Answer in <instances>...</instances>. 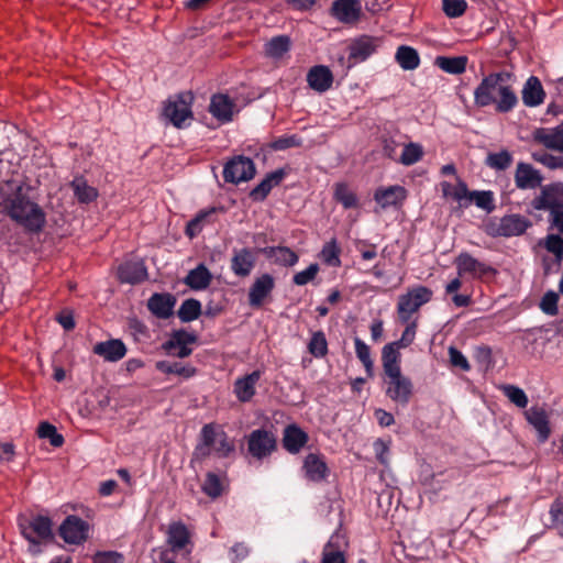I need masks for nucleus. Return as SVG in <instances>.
I'll list each match as a JSON object with an SVG mask.
<instances>
[{"instance_id":"1","label":"nucleus","mask_w":563,"mask_h":563,"mask_svg":"<svg viewBox=\"0 0 563 563\" xmlns=\"http://www.w3.org/2000/svg\"><path fill=\"white\" fill-rule=\"evenodd\" d=\"M510 81L511 74L508 71L492 73L484 77L474 90L475 104L478 107L495 106L498 112H509L518 103Z\"/></svg>"},{"instance_id":"2","label":"nucleus","mask_w":563,"mask_h":563,"mask_svg":"<svg viewBox=\"0 0 563 563\" xmlns=\"http://www.w3.org/2000/svg\"><path fill=\"white\" fill-rule=\"evenodd\" d=\"M4 209L12 220L31 232L43 229L46 218L42 208L32 201L22 184L15 186L14 191L3 199Z\"/></svg>"},{"instance_id":"3","label":"nucleus","mask_w":563,"mask_h":563,"mask_svg":"<svg viewBox=\"0 0 563 563\" xmlns=\"http://www.w3.org/2000/svg\"><path fill=\"white\" fill-rule=\"evenodd\" d=\"M234 451V444L222 430H217L212 424H206L201 429V443L196 448L197 457H206L214 452L220 457L228 456Z\"/></svg>"},{"instance_id":"4","label":"nucleus","mask_w":563,"mask_h":563,"mask_svg":"<svg viewBox=\"0 0 563 563\" xmlns=\"http://www.w3.org/2000/svg\"><path fill=\"white\" fill-rule=\"evenodd\" d=\"M531 206L538 211H549V219L563 210V183H553L541 188Z\"/></svg>"},{"instance_id":"5","label":"nucleus","mask_w":563,"mask_h":563,"mask_svg":"<svg viewBox=\"0 0 563 563\" xmlns=\"http://www.w3.org/2000/svg\"><path fill=\"white\" fill-rule=\"evenodd\" d=\"M432 298V290L424 286H418L409 289L398 299L397 311L402 322H408L411 316L419 310L421 306L429 302Z\"/></svg>"},{"instance_id":"6","label":"nucleus","mask_w":563,"mask_h":563,"mask_svg":"<svg viewBox=\"0 0 563 563\" xmlns=\"http://www.w3.org/2000/svg\"><path fill=\"white\" fill-rule=\"evenodd\" d=\"M191 92H181L173 98H169L164 107V117L170 121V123L181 129L185 126V121L191 119Z\"/></svg>"},{"instance_id":"7","label":"nucleus","mask_w":563,"mask_h":563,"mask_svg":"<svg viewBox=\"0 0 563 563\" xmlns=\"http://www.w3.org/2000/svg\"><path fill=\"white\" fill-rule=\"evenodd\" d=\"M385 393L393 401L402 406L407 405L412 396L413 385L409 377L401 371L385 375Z\"/></svg>"},{"instance_id":"8","label":"nucleus","mask_w":563,"mask_h":563,"mask_svg":"<svg viewBox=\"0 0 563 563\" xmlns=\"http://www.w3.org/2000/svg\"><path fill=\"white\" fill-rule=\"evenodd\" d=\"M23 537L33 545H38L53 538L52 521L47 517L37 516L20 523Z\"/></svg>"},{"instance_id":"9","label":"nucleus","mask_w":563,"mask_h":563,"mask_svg":"<svg viewBox=\"0 0 563 563\" xmlns=\"http://www.w3.org/2000/svg\"><path fill=\"white\" fill-rule=\"evenodd\" d=\"M253 161L245 156H235L230 159L223 168V178L227 183L240 184L249 181L255 175Z\"/></svg>"},{"instance_id":"10","label":"nucleus","mask_w":563,"mask_h":563,"mask_svg":"<svg viewBox=\"0 0 563 563\" xmlns=\"http://www.w3.org/2000/svg\"><path fill=\"white\" fill-rule=\"evenodd\" d=\"M530 225L531 222L525 216L507 214L493 224L492 231L488 233L493 236H517L525 233Z\"/></svg>"},{"instance_id":"11","label":"nucleus","mask_w":563,"mask_h":563,"mask_svg":"<svg viewBox=\"0 0 563 563\" xmlns=\"http://www.w3.org/2000/svg\"><path fill=\"white\" fill-rule=\"evenodd\" d=\"M88 523L77 516H68L59 527V534L66 543L80 544L88 537Z\"/></svg>"},{"instance_id":"12","label":"nucleus","mask_w":563,"mask_h":563,"mask_svg":"<svg viewBox=\"0 0 563 563\" xmlns=\"http://www.w3.org/2000/svg\"><path fill=\"white\" fill-rule=\"evenodd\" d=\"M380 45V38L367 35L355 38L349 45V59L352 64L366 60L372 56Z\"/></svg>"},{"instance_id":"13","label":"nucleus","mask_w":563,"mask_h":563,"mask_svg":"<svg viewBox=\"0 0 563 563\" xmlns=\"http://www.w3.org/2000/svg\"><path fill=\"white\" fill-rule=\"evenodd\" d=\"M256 264V255L249 247L234 249L231 257L230 268L232 273L241 278L251 275Z\"/></svg>"},{"instance_id":"14","label":"nucleus","mask_w":563,"mask_h":563,"mask_svg":"<svg viewBox=\"0 0 563 563\" xmlns=\"http://www.w3.org/2000/svg\"><path fill=\"white\" fill-rule=\"evenodd\" d=\"M276 445L274 435L266 430H254L249 437V451L257 459L271 454Z\"/></svg>"},{"instance_id":"15","label":"nucleus","mask_w":563,"mask_h":563,"mask_svg":"<svg viewBox=\"0 0 563 563\" xmlns=\"http://www.w3.org/2000/svg\"><path fill=\"white\" fill-rule=\"evenodd\" d=\"M275 287V279L271 274H262L256 277L249 290V303L251 307H261Z\"/></svg>"},{"instance_id":"16","label":"nucleus","mask_w":563,"mask_h":563,"mask_svg":"<svg viewBox=\"0 0 563 563\" xmlns=\"http://www.w3.org/2000/svg\"><path fill=\"white\" fill-rule=\"evenodd\" d=\"M533 139L545 148L563 154V122L556 126L537 129Z\"/></svg>"},{"instance_id":"17","label":"nucleus","mask_w":563,"mask_h":563,"mask_svg":"<svg viewBox=\"0 0 563 563\" xmlns=\"http://www.w3.org/2000/svg\"><path fill=\"white\" fill-rule=\"evenodd\" d=\"M543 177L531 164L520 162L515 172V184L521 190L536 189L541 186Z\"/></svg>"},{"instance_id":"18","label":"nucleus","mask_w":563,"mask_h":563,"mask_svg":"<svg viewBox=\"0 0 563 563\" xmlns=\"http://www.w3.org/2000/svg\"><path fill=\"white\" fill-rule=\"evenodd\" d=\"M407 190L399 185L380 187L376 189L374 199L382 209L400 207L407 198Z\"/></svg>"},{"instance_id":"19","label":"nucleus","mask_w":563,"mask_h":563,"mask_svg":"<svg viewBox=\"0 0 563 563\" xmlns=\"http://www.w3.org/2000/svg\"><path fill=\"white\" fill-rule=\"evenodd\" d=\"M261 377L262 372L257 369L235 379L233 393L239 401L247 402L254 397Z\"/></svg>"},{"instance_id":"20","label":"nucleus","mask_w":563,"mask_h":563,"mask_svg":"<svg viewBox=\"0 0 563 563\" xmlns=\"http://www.w3.org/2000/svg\"><path fill=\"white\" fill-rule=\"evenodd\" d=\"M455 265L459 276L468 274L472 277H481L493 271L492 267L479 262L466 252L461 253L455 258Z\"/></svg>"},{"instance_id":"21","label":"nucleus","mask_w":563,"mask_h":563,"mask_svg":"<svg viewBox=\"0 0 563 563\" xmlns=\"http://www.w3.org/2000/svg\"><path fill=\"white\" fill-rule=\"evenodd\" d=\"M307 81L314 91L325 92L332 87L333 75L327 66L318 65L308 71Z\"/></svg>"},{"instance_id":"22","label":"nucleus","mask_w":563,"mask_h":563,"mask_svg":"<svg viewBox=\"0 0 563 563\" xmlns=\"http://www.w3.org/2000/svg\"><path fill=\"white\" fill-rule=\"evenodd\" d=\"M526 419L528 422L536 429L538 432V438L540 442H545L550 434L551 429L549 426V418L544 409L540 407H531L525 412Z\"/></svg>"},{"instance_id":"23","label":"nucleus","mask_w":563,"mask_h":563,"mask_svg":"<svg viewBox=\"0 0 563 563\" xmlns=\"http://www.w3.org/2000/svg\"><path fill=\"white\" fill-rule=\"evenodd\" d=\"M93 353L108 362H118L126 354V347L121 340L112 339L99 342L93 346Z\"/></svg>"},{"instance_id":"24","label":"nucleus","mask_w":563,"mask_h":563,"mask_svg":"<svg viewBox=\"0 0 563 563\" xmlns=\"http://www.w3.org/2000/svg\"><path fill=\"white\" fill-rule=\"evenodd\" d=\"M345 545V537L340 532L333 533L323 549L321 563H345L343 554Z\"/></svg>"},{"instance_id":"25","label":"nucleus","mask_w":563,"mask_h":563,"mask_svg":"<svg viewBox=\"0 0 563 563\" xmlns=\"http://www.w3.org/2000/svg\"><path fill=\"white\" fill-rule=\"evenodd\" d=\"M332 13L341 22L353 23L360 18L361 4L357 0H335Z\"/></svg>"},{"instance_id":"26","label":"nucleus","mask_w":563,"mask_h":563,"mask_svg":"<svg viewBox=\"0 0 563 563\" xmlns=\"http://www.w3.org/2000/svg\"><path fill=\"white\" fill-rule=\"evenodd\" d=\"M119 278L122 283L137 284L147 276L142 261H129L119 266Z\"/></svg>"},{"instance_id":"27","label":"nucleus","mask_w":563,"mask_h":563,"mask_svg":"<svg viewBox=\"0 0 563 563\" xmlns=\"http://www.w3.org/2000/svg\"><path fill=\"white\" fill-rule=\"evenodd\" d=\"M522 102L527 107H538L544 101L545 92L541 81L531 76L527 79L522 88Z\"/></svg>"},{"instance_id":"28","label":"nucleus","mask_w":563,"mask_h":563,"mask_svg":"<svg viewBox=\"0 0 563 563\" xmlns=\"http://www.w3.org/2000/svg\"><path fill=\"white\" fill-rule=\"evenodd\" d=\"M303 470L306 477L312 482H321L328 473V466L323 457L316 453H310L306 456Z\"/></svg>"},{"instance_id":"29","label":"nucleus","mask_w":563,"mask_h":563,"mask_svg":"<svg viewBox=\"0 0 563 563\" xmlns=\"http://www.w3.org/2000/svg\"><path fill=\"white\" fill-rule=\"evenodd\" d=\"M175 298L169 294H154L147 301L150 311L162 319L168 318L173 313Z\"/></svg>"},{"instance_id":"30","label":"nucleus","mask_w":563,"mask_h":563,"mask_svg":"<svg viewBox=\"0 0 563 563\" xmlns=\"http://www.w3.org/2000/svg\"><path fill=\"white\" fill-rule=\"evenodd\" d=\"M233 107L232 100L227 95L218 93L212 96L209 111L216 119L229 122L232 119Z\"/></svg>"},{"instance_id":"31","label":"nucleus","mask_w":563,"mask_h":563,"mask_svg":"<svg viewBox=\"0 0 563 563\" xmlns=\"http://www.w3.org/2000/svg\"><path fill=\"white\" fill-rule=\"evenodd\" d=\"M190 542L187 527L183 522H172L167 530V543L172 551L177 552L186 548Z\"/></svg>"},{"instance_id":"32","label":"nucleus","mask_w":563,"mask_h":563,"mask_svg":"<svg viewBox=\"0 0 563 563\" xmlns=\"http://www.w3.org/2000/svg\"><path fill=\"white\" fill-rule=\"evenodd\" d=\"M307 441V433L299 427L291 424L285 428L283 443L288 452L298 453Z\"/></svg>"},{"instance_id":"33","label":"nucleus","mask_w":563,"mask_h":563,"mask_svg":"<svg viewBox=\"0 0 563 563\" xmlns=\"http://www.w3.org/2000/svg\"><path fill=\"white\" fill-rule=\"evenodd\" d=\"M285 177L284 169H277L268 175L251 191V197L254 200H264L267 195L271 192V190L280 184V181Z\"/></svg>"},{"instance_id":"34","label":"nucleus","mask_w":563,"mask_h":563,"mask_svg":"<svg viewBox=\"0 0 563 563\" xmlns=\"http://www.w3.org/2000/svg\"><path fill=\"white\" fill-rule=\"evenodd\" d=\"M211 280L210 271L203 264H199L196 268L189 271L184 283L192 290H203L209 287Z\"/></svg>"},{"instance_id":"35","label":"nucleus","mask_w":563,"mask_h":563,"mask_svg":"<svg viewBox=\"0 0 563 563\" xmlns=\"http://www.w3.org/2000/svg\"><path fill=\"white\" fill-rule=\"evenodd\" d=\"M70 187L74 196L80 203H89L98 197L97 189L90 186L81 176L75 177L70 183Z\"/></svg>"},{"instance_id":"36","label":"nucleus","mask_w":563,"mask_h":563,"mask_svg":"<svg viewBox=\"0 0 563 563\" xmlns=\"http://www.w3.org/2000/svg\"><path fill=\"white\" fill-rule=\"evenodd\" d=\"M395 59L404 70H413L420 65L417 49L407 45H401L397 48Z\"/></svg>"},{"instance_id":"37","label":"nucleus","mask_w":563,"mask_h":563,"mask_svg":"<svg viewBox=\"0 0 563 563\" xmlns=\"http://www.w3.org/2000/svg\"><path fill=\"white\" fill-rule=\"evenodd\" d=\"M265 254L282 266H294L298 262V255L286 246L267 247Z\"/></svg>"},{"instance_id":"38","label":"nucleus","mask_w":563,"mask_h":563,"mask_svg":"<svg viewBox=\"0 0 563 563\" xmlns=\"http://www.w3.org/2000/svg\"><path fill=\"white\" fill-rule=\"evenodd\" d=\"M467 64L466 56H455V57H446V56H438L434 60V65L438 66L441 70L452 74L460 75L465 71Z\"/></svg>"},{"instance_id":"39","label":"nucleus","mask_w":563,"mask_h":563,"mask_svg":"<svg viewBox=\"0 0 563 563\" xmlns=\"http://www.w3.org/2000/svg\"><path fill=\"white\" fill-rule=\"evenodd\" d=\"M382 361H383V369L385 375L396 373L401 371L399 362H400V353L397 347L391 345L390 343L386 344L382 351Z\"/></svg>"},{"instance_id":"40","label":"nucleus","mask_w":563,"mask_h":563,"mask_svg":"<svg viewBox=\"0 0 563 563\" xmlns=\"http://www.w3.org/2000/svg\"><path fill=\"white\" fill-rule=\"evenodd\" d=\"M156 368L165 374H176L178 376L189 378L195 375L196 369L192 366L184 365L180 362L159 361L156 363Z\"/></svg>"},{"instance_id":"41","label":"nucleus","mask_w":563,"mask_h":563,"mask_svg":"<svg viewBox=\"0 0 563 563\" xmlns=\"http://www.w3.org/2000/svg\"><path fill=\"white\" fill-rule=\"evenodd\" d=\"M290 40L286 35H279L273 37L265 44V53L272 58H280L285 53L289 51Z\"/></svg>"},{"instance_id":"42","label":"nucleus","mask_w":563,"mask_h":563,"mask_svg":"<svg viewBox=\"0 0 563 563\" xmlns=\"http://www.w3.org/2000/svg\"><path fill=\"white\" fill-rule=\"evenodd\" d=\"M340 253L341 249L338 245L336 240L331 239L323 245L320 252V257L327 265L338 267L341 265Z\"/></svg>"},{"instance_id":"43","label":"nucleus","mask_w":563,"mask_h":563,"mask_svg":"<svg viewBox=\"0 0 563 563\" xmlns=\"http://www.w3.org/2000/svg\"><path fill=\"white\" fill-rule=\"evenodd\" d=\"M334 199L345 209L355 208L357 206L356 195L343 183L335 185Z\"/></svg>"},{"instance_id":"44","label":"nucleus","mask_w":563,"mask_h":563,"mask_svg":"<svg viewBox=\"0 0 563 563\" xmlns=\"http://www.w3.org/2000/svg\"><path fill=\"white\" fill-rule=\"evenodd\" d=\"M177 313L183 322L196 320L201 313V303L196 299H187L181 303Z\"/></svg>"},{"instance_id":"45","label":"nucleus","mask_w":563,"mask_h":563,"mask_svg":"<svg viewBox=\"0 0 563 563\" xmlns=\"http://www.w3.org/2000/svg\"><path fill=\"white\" fill-rule=\"evenodd\" d=\"M423 148L418 143H408L404 146L400 157L398 162L405 166H410L416 164L422 158Z\"/></svg>"},{"instance_id":"46","label":"nucleus","mask_w":563,"mask_h":563,"mask_svg":"<svg viewBox=\"0 0 563 563\" xmlns=\"http://www.w3.org/2000/svg\"><path fill=\"white\" fill-rule=\"evenodd\" d=\"M37 435L42 439H48L49 443L55 448H59L64 443V437L57 432L56 427L46 421L40 423Z\"/></svg>"},{"instance_id":"47","label":"nucleus","mask_w":563,"mask_h":563,"mask_svg":"<svg viewBox=\"0 0 563 563\" xmlns=\"http://www.w3.org/2000/svg\"><path fill=\"white\" fill-rule=\"evenodd\" d=\"M512 163V155L508 151L490 153L486 157V165L496 170H505Z\"/></svg>"},{"instance_id":"48","label":"nucleus","mask_w":563,"mask_h":563,"mask_svg":"<svg viewBox=\"0 0 563 563\" xmlns=\"http://www.w3.org/2000/svg\"><path fill=\"white\" fill-rule=\"evenodd\" d=\"M308 350L314 357H323L328 353V342L322 331L312 334Z\"/></svg>"},{"instance_id":"49","label":"nucleus","mask_w":563,"mask_h":563,"mask_svg":"<svg viewBox=\"0 0 563 563\" xmlns=\"http://www.w3.org/2000/svg\"><path fill=\"white\" fill-rule=\"evenodd\" d=\"M202 490L207 496L217 498L223 492V483L217 474L209 472L202 485Z\"/></svg>"},{"instance_id":"50","label":"nucleus","mask_w":563,"mask_h":563,"mask_svg":"<svg viewBox=\"0 0 563 563\" xmlns=\"http://www.w3.org/2000/svg\"><path fill=\"white\" fill-rule=\"evenodd\" d=\"M504 395L517 407L526 408L528 405V397L523 389L514 385H505L503 387Z\"/></svg>"},{"instance_id":"51","label":"nucleus","mask_w":563,"mask_h":563,"mask_svg":"<svg viewBox=\"0 0 563 563\" xmlns=\"http://www.w3.org/2000/svg\"><path fill=\"white\" fill-rule=\"evenodd\" d=\"M354 344L357 358L363 363L366 372L372 374L373 361L371 357L369 346L360 338L354 339Z\"/></svg>"},{"instance_id":"52","label":"nucleus","mask_w":563,"mask_h":563,"mask_svg":"<svg viewBox=\"0 0 563 563\" xmlns=\"http://www.w3.org/2000/svg\"><path fill=\"white\" fill-rule=\"evenodd\" d=\"M197 340L196 334L186 332V331H177L173 334L172 339L164 344V349L166 351H172L176 349L177 345H186L195 343Z\"/></svg>"},{"instance_id":"53","label":"nucleus","mask_w":563,"mask_h":563,"mask_svg":"<svg viewBox=\"0 0 563 563\" xmlns=\"http://www.w3.org/2000/svg\"><path fill=\"white\" fill-rule=\"evenodd\" d=\"M470 201H474L478 208L487 212H492L495 209L492 191H472Z\"/></svg>"},{"instance_id":"54","label":"nucleus","mask_w":563,"mask_h":563,"mask_svg":"<svg viewBox=\"0 0 563 563\" xmlns=\"http://www.w3.org/2000/svg\"><path fill=\"white\" fill-rule=\"evenodd\" d=\"M551 523L550 528L555 529L560 536H563V503L555 500L549 510Z\"/></svg>"},{"instance_id":"55","label":"nucleus","mask_w":563,"mask_h":563,"mask_svg":"<svg viewBox=\"0 0 563 563\" xmlns=\"http://www.w3.org/2000/svg\"><path fill=\"white\" fill-rule=\"evenodd\" d=\"M213 212V209L209 211L199 212L194 219H191L186 227V234L192 239L197 236L205 225L207 218Z\"/></svg>"},{"instance_id":"56","label":"nucleus","mask_w":563,"mask_h":563,"mask_svg":"<svg viewBox=\"0 0 563 563\" xmlns=\"http://www.w3.org/2000/svg\"><path fill=\"white\" fill-rule=\"evenodd\" d=\"M467 8L465 0H442V9L449 18H459Z\"/></svg>"},{"instance_id":"57","label":"nucleus","mask_w":563,"mask_h":563,"mask_svg":"<svg viewBox=\"0 0 563 563\" xmlns=\"http://www.w3.org/2000/svg\"><path fill=\"white\" fill-rule=\"evenodd\" d=\"M544 247L552 253L558 261L563 258V238L559 234H549L544 242Z\"/></svg>"},{"instance_id":"58","label":"nucleus","mask_w":563,"mask_h":563,"mask_svg":"<svg viewBox=\"0 0 563 563\" xmlns=\"http://www.w3.org/2000/svg\"><path fill=\"white\" fill-rule=\"evenodd\" d=\"M319 272L318 264H310L306 269L294 275L292 282L297 286H305L312 282Z\"/></svg>"},{"instance_id":"59","label":"nucleus","mask_w":563,"mask_h":563,"mask_svg":"<svg viewBox=\"0 0 563 563\" xmlns=\"http://www.w3.org/2000/svg\"><path fill=\"white\" fill-rule=\"evenodd\" d=\"M558 300L556 292L552 290L545 292L540 302L541 310L549 316H555L558 313Z\"/></svg>"},{"instance_id":"60","label":"nucleus","mask_w":563,"mask_h":563,"mask_svg":"<svg viewBox=\"0 0 563 563\" xmlns=\"http://www.w3.org/2000/svg\"><path fill=\"white\" fill-rule=\"evenodd\" d=\"M533 159L549 167L550 169L563 168V158L549 153H534Z\"/></svg>"},{"instance_id":"61","label":"nucleus","mask_w":563,"mask_h":563,"mask_svg":"<svg viewBox=\"0 0 563 563\" xmlns=\"http://www.w3.org/2000/svg\"><path fill=\"white\" fill-rule=\"evenodd\" d=\"M450 362L454 367H459L464 372L470 371L471 365L464 354L454 346L449 347Z\"/></svg>"},{"instance_id":"62","label":"nucleus","mask_w":563,"mask_h":563,"mask_svg":"<svg viewBox=\"0 0 563 563\" xmlns=\"http://www.w3.org/2000/svg\"><path fill=\"white\" fill-rule=\"evenodd\" d=\"M374 452L378 462L388 465L389 443L383 439H376L373 443Z\"/></svg>"},{"instance_id":"63","label":"nucleus","mask_w":563,"mask_h":563,"mask_svg":"<svg viewBox=\"0 0 563 563\" xmlns=\"http://www.w3.org/2000/svg\"><path fill=\"white\" fill-rule=\"evenodd\" d=\"M415 335H416V324L412 323V324H409L405 329V331L402 332V335L399 340L391 342L390 344L394 345L395 347H397L398 350L407 347L408 345H410L413 342Z\"/></svg>"},{"instance_id":"64","label":"nucleus","mask_w":563,"mask_h":563,"mask_svg":"<svg viewBox=\"0 0 563 563\" xmlns=\"http://www.w3.org/2000/svg\"><path fill=\"white\" fill-rule=\"evenodd\" d=\"M123 555L118 552H99L93 558V563H123Z\"/></svg>"}]
</instances>
